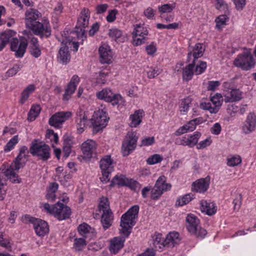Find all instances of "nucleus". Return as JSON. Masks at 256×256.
I'll return each instance as SVG.
<instances>
[{"label":"nucleus","instance_id":"obj_1","mask_svg":"<svg viewBox=\"0 0 256 256\" xmlns=\"http://www.w3.org/2000/svg\"><path fill=\"white\" fill-rule=\"evenodd\" d=\"M28 150L26 146H22L20 148L18 156L4 171V176L13 183H20V179L14 170H18L22 168L26 163L28 157Z\"/></svg>","mask_w":256,"mask_h":256},{"label":"nucleus","instance_id":"obj_2","mask_svg":"<svg viewBox=\"0 0 256 256\" xmlns=\"http://www.w3.org/2000/svg\"><path fill=\"white\" fill-rule=\"evenodd\" d=\"M138 211L139 206L138 205H134L122 216L120 232L125 238L128 236L132 226L136 224L135 219L138 218Z\"/></svg>","mask_w":256,"mask_h":256},{"label":"nucleus","instance_id":"obj_3","mask_svg":"<svg viewBox=\"0 0 256 256\" xmlns=\"http://www.w3.org/2000/svg\"><path fill=\"white\" fill-rule=\"evenodd\" d=\"M50 150L49 146L36 139L32 140L30 148V152L34 156L43 161H46L50 158Z\"/></svg>","mask_w":256,"mask_h":256},{"label":"nucleus","instance_id":"obj_4","mask_svg":"<svg viewBox=\"0 0 256 256\" xmlns=\"http://www.w3.org/2000/svg\"><path fill=\"white\" fill-rule=\"evenodd\" d=\"M90 17V12L89 10L86 8L82 9L78 20L76 26V30L71 32L70 34L74 35V36H76L78 39L81 38L83 40V38H86L84 28L88 25Z\"/></svg>","mask_w":256,"mask_h":256},{"label":"nucleus","instance_id":"obj_5","mask_svg":"<svg viewBox=\"0 0 256 256\" xmlns=\"http://www.w3.org/2000/svg\"><path fill=\"white\" fill-rule=\"evenodd\" d=\"M44 208L48 212L52 214L58 220L68 218L71 214L70 208L59 202L52 206L48 204H45Z\"/></svg>","mask_w":256,"mask_h":256},{"label":"nucleus","instance_id":"obj_6","mask_svg":"<svg viewBox=\"0 0 256 256\" xmlns=\"http://www.w3.org/2000/svg\"><path fill=\"white\" fill-rule=\"evenodd\" d=\"M186 227L189 232L198 238H204L207 234L206 230L200 226V220L192 214L187 216Z\"/></svg>","mask_w":256,"mask_h":256},{"label":"nucleus","instance_id":"obj_7","mask_svg":"<svg viewBox=\"0 0 256 256\" xmlns=\"http://www.w3.org/2000/svg\"><path fill=\"white\" fill-rule=\"evenodd\" d=\"M109 118L108 117L106 108H99L94 112L90 122L94 128V130L98 132L105 128L107 125Z\"/></svg>","mask_w":256,"mask_h":256},{"label":"nucleus","instance_id":"obj_8","mask_svg":"<svg viewBox=\"0 0 256 256\" xmlns=\"http://www.w3.org/2000/svg\"><path fill=\"white\" fill-rule=\"evenodd\" d=\"M36 36L41 38H48L51 34V28L49 21L47 19H44L42 22L39 20L32 24L28 28Z\"/></svg>","mask_w":256,"mask_h":256},{"label":"nucleus","instance_id":"obj_9","mask_svg":"<svg viewBox=\"0 0 256 256\" xmlns=\"http://www.w3.org/2000/svg\"><path fill=\"white\" fill-rule=\"evenodd\" d=\"M234 64L243 70H248L254 66L255 62L250 52L247 50L238 54L234 60Z\"/></svg>","mask_w":256,"mask_h":256},{"label":"nucleus","instance_id":"obj_10","mask_svg":"<svg viewBox=\"0 0 256 256\" xmlns=\"http://www.w3.org/2000/svg\"><path fill=\"white\" fill-rule=\"evenodd\" d=\"M22 218L24 222H30L33 224L34 228L38 236H43L48 232L49 227L45 221L29 216H25Z\"/></svg>","mask_w":256,"mask_h":256},{"label":"nucleus","instance_id":"obj_11","mask_svg":"<svg viewBox=\"0 0 256 256\" xmlns=\"http://www.w3.org/2000/svg\"><path fill=\"white\" fill-rule=\"evenodd\" d=\"M138 139V137L134 132H128L122 144V152L123 156H128L135 149Z\"/></svg>","mask_w":256,"mask_h":256},{"label":"nucleus","instance_id":"obj_12","mask_svg":"<svg viewBox=\"0 0 256 256\" xmlns=\"http://www.w3.org/2000/svg\"><path fill=\"white\" fill-rule=\"evenodd\" d=\"M96 96L100 100H103L111 102L112 105L117 106L122 101V98L120 94H114L109 88H104L96 93Z\"/></svg>","mask_w":256,"mask_h":256},{"label":"nucleus","instance_id":"obj_13","mask_svg":"<svg viewBox=\"0 0 256 256\" xmlns=\"http://www.w3.org/2000/svg\"><path fill=\"white\" fill-rule=\"evenodd\" d=\"M224 99H223L222 95L216 94L210 98V101L212 103L202 102L200 105V108L204 110H208L211 114L217 113L222 104Z\"/></svg>","mask_w":256,"mask_h":256},{"label":"nucleus","instance_id":"obj_14","mask_svg":"<svg viewBox=\"0 0 256 256\" xmlns=\"http://www.w3.org/2000/svg\"><path fill=\"white\" fill-rule=\"evenodd\" d=\"M242 132L248 134L256 130V115L254 113H249L240 126Z\"/></svg>","mask_w":256,"mask_h":256},{"label":"nucleus","instance_id":"obj_15","mask_svg":"<svg viewBox=\"0 0 256 256\" xmlns=\"http://www.w3.org/2000/svg\"><path fill=\"white\" fill-rule=\"evenodd\" d=\"M72 116L70 112H56L49 119L48 124L56 128H60L62 124Z\"/></svg>","mask_w":256,"mask_h":256},{"label":"nucleus","instance_id":"obj_16","mask_svg":"<svg viewBox=\"0 0 256 256\" xmlns=\"http://www.w3.org/2000/svg\"><path fill=\"white\" fill-rule=\"evenodd\" d=\"M97 148L96 142L92 140L88 139L84 142L81 145V150L84 157L85 158H90L96 153Z\"/></svg>","mask_w":256,"mask_h":256},{"label":"nucleus","instance_id":"obj_17","mask_svg":"<svg viewBox=\"0 0 256 256\" xmlns=\"http://www.w3.org/2000/svg\"><path fill=\"white\" fill-rule=\"evenodd\" d=\"M210 183V178H200L194 182L192 184V192L198 193H204L208 190Z\"/></svg>","mask_w":256,"mask_h":256},{"label":"nucleus","instance_id":"obj_18","mask_svg":"<svg viewBox=\"0 0 256 256\" xmlns=\"http://www.w3.org/2000/svg\"><path fill=\"white\" fill-rule=\"evenodd\" d=\"M100 61L102 64H110L112 62V52L110 47L106 44L99 48Z\"/></svg>","mask_w":256,"mask_h":256},{"label":"nucleus","instance_id":"obj_19","mask_svg":"<svg viewBox=\"0 0 256 256\" xmlns=\"http://www.w3.org/2000/svg\"><path fill=\"white\" fill-rule=\"evenodd\" d=\"M42 18L41 13L36 9L29 8L25 12V23L28 28L32 24L40 20Z\"/></svg>","mask_w":256,"mask_h":256},{"label":"nucleus","instance_id":"obj_20","mask_svg":"<svg viewBox=\"0 0 256 256\" xmlns=\"http://www.w3.org/2000/svg\"><path fill=\"white\" fill-rule=\"evenodd\" d=\"M242 98V92L237 88L226 90L224 95L225 102H233L240 101Z\"/></svg>","mask_w":256,"mask_h":256},{"label":"nucleus","instance_id":"obj_21","mask_svg":"<svg viewBox=\"0 0 256 256\" xmlns=\"http://www.w3.org/2000/svg\"><path fill=\"white\" fill-rule=\"evenodd\" d=\"M79 80V78L78 76L75 75L72 77L63 95L64 100H68L71 98L72 94L75 92Z\"/></svg>","mask_w":256,"mask_h":256},{"label":"nucleus","instance_id":"obj_22","mask_svg":"<svg viewBox=\"0 0 256 256\" xmlns=\"http://www.w3.org/2000/svg\"><path fill=\"white\" fill-rule=\"evenodd\" d=\"M78 230L79 234L86 238L92 239L96 236L95 230L86 223L80 224Z\"/></svg>","mask_w":256,"mask_h":256},{"label":"nucleus","instance_id":"obj_23","mask_svg":"<svg viewBox=\"0 0 256 256\" xmlns=\"http://www.w3.org/2000/svg\"><path fill=\"white\" fill-rule=\"evenodd\" d=\"M204 50L205 48L202 44H196L194 46L190 49L188 58L190 60L191 56H192L194 58L192 62H195L196 59L202 56Z\"/></svg>","mask_w":256,"mask_h":256},{"label":"nucleus","instance_id":"obj_24","mask_svg":"<svg viewBox=\"0 0 256 256\" xmlns=\"http://www.w3.org/2000/svg\"><path fill=\"white\" fill-rule=\"evenodd\" d=\"M200 204L202 212L208 216H212L216 212L215 204L210 200H202Z\"/></svg>","mask_w":256,"mask_h":256},{"label":"nucleus","instance_id":"obj_25","mask_svg":"<svg viewBox=\"0 0 256 256\" xmlns=\"http://www.w3.org/2000/svg\"><path fill=\"white\" fill-rule=\"evenodd\" d=\"M125 238L121 237H114L110 240V250L112 253L116 254L124 245Z\"/></svg>","mask_w":256,"mask_h":256},{"label":"nucleus","instance_id":"obj_26","mask_svg":"<svg viewBox=\"0 0 256 256\" xmlns=\"http://www.w3.org/2000/svg\"><path fill=\"white\" fill-rule=\"evenodd\" d=\"M180 241L179 234L177 232H170L164 240L165 247L172 248Z\"/></svg>","mask_w":256,"mask_h":256},{"label":"nucleus","instance_id":"obj_27","mask_svg":"<svg viewBox=\"0 0 256 256\" xmlns=\"http://www.w3.org/2000/svg\"><path fill=\"white\" fill-rule=\"evenodd\" d=\"M58 60L62 64H67L70 61V55L68 50V46L63 45L58 52Z\"/></svg>","mask_w":256,"mask_h":256},{"label":"nucleus","instance_id":"obj_28","mask_svg":"<svg viewBox=\"0 0 256 256\" xmlns=\"http://www.w3.org/2000/svg\"><path fill=\"white\" fill-rule=\"evenodd\" d=\"M100 166L102 170L112 172L114 163L110 156H106L100 162Z\"/></svg>","mask_w":256,"mask_h":256},{"label":"nucleus","instance_id":"obj_29","mask_svg":"<svg viewBox=\"0 0 256 256\" xmlns=\"http://www.w3.org/2000/svg\"><path fill=\"white\" fill-rule=\"evenodd\" d=\"M195 62H192L191 64L187 65L183 68L182 72V78L184 81L188 82L192 79L194 74Z\"/></svg>","mask_w":256,"mask_h":256},{"label":"nucleus","instance_id":"obj_30","mask_svg":"<svg viewBox=\"0 0 256 256\" xmlns=\"http://www.w3.org/2000/svg\"><path fill=\"white\" fill-rule=\"evenodd\" d=\"M144 115V110H136L134 114H131L130 116V120H131L130 126L132 128H136L142 122V118Z\"/></svg>","mask_w":256,"mask_h":256},{"label":"nucleus","instance_id":"obj_31","mask_svg":"<svg viewBox=\"0 0 256 256\" xmlns=\"http://www.w3.org/2000/svg\"><path fill=\"white\" fill-rule=\"evenodd\" d=\"M16 32L12 30H8L2 32L0 34V51H2L9 42L10 39L14 36Z\"/></svg>","mask_w":256,"mask_h":256},{"label":"nucleus","instance_id":"obj_32","mask_svg":"<svg viewBox=\"0 0 256 256\" xmlns=\"http://www.w3.org/2000/svg\"><path fill=\"white\" fill-rule=\"evenodd\" d=\"M112 213L111 210L102 212L101 222L104 230L112 226Z\"/></svg>","mask_w":256,"mask_h":256},{"label":"nucleus","instance_id":"obj_33","mask_svg":"<svg viewBox=\"0 0 256 256\" xmlns=\"http://www.w3.org/2000/svg\"><path fill=\"white\" fill-rule=\"evenodd\" d=\"M196 125L192 120H190L185 125L180 127L176 130L174 134L176 136H180L188 132H192L196 128Z\"/></svg>","mask_w":256,"mask_h":256},{"label":"nucleus","instance_id":"obj_34","mask_svg":"<svg viewBox=\"0 0 256 256\" xmlns=\"http://www.w3.org/2000/svg\"><path fill=\"white\" fill-rule=\"evenodd\" d=\"M166 177L162 176L159 177L155 184L156 187L162 190V192L170 190L172 186L170 184L166 183Z\"/></svg>","mask_w":256,"mask_h":256},{"label":"nucleus","instance_id":"obj_35","mask_svg":"<svg viewBox=\"0 0 256 256\" xmlns=\"http://www.w3.org/2000/svg\"><path fill=\"white\" fill-rule=\"evenodd\" d=\"M28 46L27 40L26 39H22L20 40V44L17 46L16 50H14L15 52V56L18 58H21L23 56L25 53L26 50Z\"/></svg>","mask_w":256,"mask_h":256},{"label":"nucleus","instance_id":"obj_36","mask_svg":"<svg viewBox=\"0 0 256 256\" xmlns=\"http://www.w3.org/2000/svg\"><path fill=\"white\" fill-rule=\"evenodd\" d=\"M36 86L34 84L28 85L22 92L20 102L24 104L28 99L30 95L35 90Z\"/></svg>","mask_w":256,"mask_h":256},{"label":"nucleus","instance_id":"obj_37","mask_svg":"<svg viewBox=\"0 0 256 256\" xmlns=\"http://www.w3.org/2000/svg\"><path fill=\"white\" fill-rule=\"evenodd\" d=\"M164 240L161 234H158L154 236L153 245L156 250H160L165 247Z\"/></svg>","mask_w":256,"mask_h":256},{"label":"nucleus","instance_id":"obj_38","mask_svg":"<svg viewBox=\"0 0 256 256\" xmlns=\"http://www.w3.org/2000/svg\"><path fill=\"white\" fill-rule=\"evenodd\" d=\"M87 242L84 238H75L74 240L73 248L76 252L82 251L86 246Z\"/></svg>","mask_w":256,"mask_h":256},{"label":"nucleus","instance_id":"obj_39","mask_svg":"<svg viewBox=\"0 0 256 256\" xmlns=\"http://www.w3.org/2000/svg\"><path fill=\"white\" fill-rule=\"evenodd\" d=\"M194 198V195L192 194H188L179 197L176 202V205L183 206L188 204Z\"/></svg>","mask_w":256,"mask_h":256},{"label":"nucleus","instance_id":"obj_40","mask_svg":"<svg viewBox=\"0 0 256 256\" xmlns=\"http://www.w3.org/2000/svg\"><path fill=\"white\" fill-rule=\"evenodd\" d=\"M40 112V108L39 105H34L32 106L28 114V120L33 121L39 115Z\"/></svg>","mask_w":256,"mask_h":256},{"label":"nucleus","instance_id":"obj_41","mask_svg":"<svg viewBox=\"0 0 256 256\" xmlns=\"http://www.w3.org/2000/svg\"><path fill=\"white\" fill-rule=\"evenodd\" d=\"M62 45L68 46V48H70L72 50L76 52L78 50V42L72 40L70 38V36H68L66 38L65 40H62Z\"/></svg>","mask_w":256,"mask_h":256},{"label":"nucleus","instance_id":"obj_42","mask_svg":"<svg viewBox=\"0 0 256 256\" xmlns=\"http://www.w3.org/2000/svg\"><path fill=\"white\" fill-rule=\"evenodd\" d=\"M148 33V30L146 28L144 27L140 24H136L132 34L136 36L143 37V36H147Z\"/></svg>","mask_w":256,"mask_h":256},{"label":"nucleus","instance_id":"obj_43","mask_svg":"<svg viewBox=\"0 0 256 256\" xmlns=\"http://www.w3.org/2000/svg\"><path fill=\"white\" fill-rule=\"evenodd\" d=\"M176 3L164 4L161 6H158V12L163 14L164 13H170L172 12L176 8Z\"/></svg>","mask_w":256,"mask_h":256},{"label":"nucleus","instance_id":"obj_44","mask_svg":"<svg viewBox=\"0 0 256 256\" xmlns=\"http://www.w3.org/2000/svg\"><path fill=\"white\" fill-rule=\"evenodd\" d=\"M191 102L192 100L188 97L182 100L180 107V110L182 114H184L188 112Z\"/></svg>","mask_w":256,"mask_h":256},{"label":"nucleus","instance_id":"obj_45","mask_svg":"<svg viewBox=\"0 0 256 256\" xmlns=\"http://www.w3.org/2000/svg\"><path fill=\"white\" fill-rule=\"evenodd\" d=\"M19 140L18 135L13 136L6 144L4 148V150L8 152L12 150L14 146L18 143Z\"/></svg>","mask_w":256,"mask_h":256},{"label":"nucleus","instance_id":"obj_46","mask_svg":"<svg viewBox=\"0 0 256 256\" xmlns=\"http://www.w3.org/2000/svg\"><path fill=\"white\" fill-rule=\"evenodd\" d=\"M200 136L201 134L198 132H196L194 134L188 136V146L192 148L194 146L198 143Z\"/></svg>","mask_w":256,"mask_h":256},{"label":"nucleus","instance_id":"obj_47","mask_svg":"<svg viewBox=\"0 0 256 256\" xmlns=\"http://www.w3.org/2000/svg\"><path fill=\"white\" fill-rule=\"evenodd\" d=\"M126 184L125 178L123 176H118L116 175L112 180L110 186L111 187L116 185L124 186Z\"/></svg>","mask_w":256,"mask_h":256},{"label":"nucleus","instance_id":"obj_48","mask_svg":"<svg viewBox=\"0 0 256 256\" xmlns=\"http://www.w3.org/2000/svg\"><path fill=\"white\" fill-rule=\"evenodd\" d=\"M46 138L49 139L52 142V146L54 147V144H57L58 141V137L57 134L54 133L53 130H47Z\"/></svg>","mask_w":256,"mask_h":256},{"label":"nucleus","instance_id":"obj_49","mask_svg":"<svg viewBox=\"0 0 256 256\" xmlns=\"http://www.w3.org/2000/svg\"><path fill=\"white\" fill-rule=\"evenodd\" d=\"M77 116L78 125H81L84 126L88 120L87 116L85 112L80 110V112H77Z\"/></svg>","mask_w":256,"mask_h":256},{"label":"nucleus","instance_id":"obj_50","mask_svg":"<svg viewBox=\"0 0 256 256\" xmlns=\"http://www.w3.org/2000/svg\"><path fill=\"white\" fill-rule=\"evenodd\" d=\"M162 160L163 158L160 154H154L147 158L146 162L150 165H152L160 162Z\"/></svg>","mask_w":256,"mask_h":256},{"label":"nucleus","instance_id":"obj_51","mask_svg":"<svg viewBox=\"0 0 256 256\" xmlns=\"http://www.w3.org/2000/svg\"><path fill=\"white\" fill-rule=\"evenodd\" d=\"M98 208L100 210L102 211V212L111 210L110 208V204L108 198L104 197L101 198Z\"/></svg>","mask_w":256,"mask_h":256},{"label":"nucleus","instance_id":"obj_52","mask_svg":"<svg viewBox=\"0 0 256 256\" xmlns=\"http://www.w3.org/2000/svg\"><path fill=\"white\" fill-rule=\"evenodd\" d=\"M228 18L226 15H220L217 17L215 20L216 22V27L219 29L221 28L224 26L226 24L228 21Z\"/></svg>","mask_w":256,"mask_h":256},{"label":"nucleus","instance_id":"obj_53","mask_svg":"<svg viewBox=\"0 0 256 256\" xmlns=\"http://www.w3.org/2000/svg\"><path fill=\"white\" fill-rule=\"evenodd\" d=\"M6 180L4 178H2L0 176V200H2L4 198L6 194Z\"/></svg>","mask_w":256,"mask_h":256},{"label":"nucleus","instance_id":"obj_54","mask_svg":"<svg viewBox=\"0 0 256 256\" xmlns=\"http://www.w3.org/2000/svg\"><path fill=\"white\" fill-rule=\"evenodd\" d=\"M242 162L241 158L238 156H233L227 159V164L230 166H235Z\"/></svg>","mask_w":256,"mask_h":256},{"label":"nucleus","instance_id":"obj_55","mask_svg":"<svg viewBox=\"0 0 256 256\" xmlns=\"http://www.w3.org/2000/svg\"><path fill=\"white\" fill-rule=\"evenodd\" d=\"M207 66L206 62L200 61V64H196L194 66V72L196 75L203 73Z\"/></svg>","mask_w":256,"mask_h":256},{"label":"nucleus","instance_id":"obj_56","mask_svg":"<svg viewBox=\"0 0 256 256\" xmlns=\"http://www.w3.org/2000/svg\"><path fill=\"white\" fill-rule=\"evenodd\" d=\"M122 32L117 28H112L109 30V36L116 40L120 38L122 36Z\"/></svg>","mask_w":256,"mask_h":256},{"label":"nucleus","instance_id":"obj_57","mask_svg":"<svg viewBox=\"0 0 256 256\" xmlns=\"http://www.w3.org/2000/svg\"><path fill=\"white\" fill-rule=\"evenodd\" d=\"M164 192L158 188L156 187V185L151 190V198L154 200L158 199Z\"/></svg>","mask_w":256,"mask_h":256},{"label":"nucleus","instance_id":"obj_58","mask_svg":"<svg viewBox=\"0 0 256 256\" xmlns=\"http://www.w3.org/2000/svg\"><path fill=\"white\" fill-rule=\"evenodd\" d=\"M156 11L150 7L148 8L144 12V14L148 19L152 20L156 15Z\"/></svg>","mask_w":256,"mask_h":256},{"label":"nucleus","instance_id":"obj_59","mask_svg":"<svg viewBox=\"0 0 256 256\" xmlns=\"http://www.w3.org/2000/svg\"><path fill=\"white\" fill-rule=\"evenodd\" d=\"M64 149L68 152V153H70L71 147L72 144V142L71 138L68 136H64Z\"/></svg>","mask_w":256,"mask_h":256},{"label":"nucleus","instance_id":"obj_60","mask_svg":"<svg viewBox=\"0 0 256 256\" xmlns=\"http://www.w3.org/2000/svg\"><path fill=\"white\" fill-rule=\"evenodd\" d=\"M216 8L217 10H222L224 12L228 10V6L224 0H216Z\"/></svg>","mask_w":256,"mask_h":256},{"label":"nucleus","instance_id":"obj_61","mask_svg":"<svg viewBox=\"0 0 256 256\" xmlns=\"http://www.w3.org/2000/svg\"><path fill=\"white\" fill-rule=\"evenodd\" d=\"M160 70L157 68H150L147 72V76L149 78H153L159 75Z\"/></svg>","mask_w":256,"mask_h":256},{"label":"nucleus","instance_id":"obj_62","mask_svg":"<svg viewBox=\"0 0 256 256\" xmlns=\"http://www.w3.org/2000/svg\"><path fill=\"white\" fill-rule=\"evenodd\" d=\"M30 50L31 54L34 58H38L41 55V50L39 46H31Z\"/></svg>","mask_w":256,"mask_h":256},{"label":"nucleus","instance_id":"obj_63","mask_svg":"<svg viewBox=\"0 0 256 256\" xmlns=\"http://www.w3.org/2000/svg\"><path fill=\"white\" fill-rule=\"evenodd\" d=\"M228 113L232 116H234L238 112V107L236 104H232L228 106Z\"/></svg>","mask_w":256,"mask_h":256},{"label":"nucleus","instance_id":"obj_64","mask_svg":"<svg viewBox=\"0 0 256 256\" xmlns=\"http://www.w3.org/2000/svg\"><path fill=\"white\" fill-rule=\"evenodd\" d=\"M146 40L147 38L144 36H143V37H140L139 36L134 35L133 44L134 46L140 45L144 43Z\"/></svg>","mask_w":256,"mask_h":256}]
</instances>
